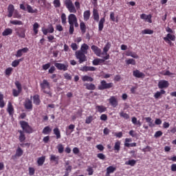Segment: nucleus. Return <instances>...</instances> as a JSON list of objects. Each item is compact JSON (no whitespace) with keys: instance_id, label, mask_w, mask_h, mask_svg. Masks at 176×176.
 <instances>
[{"instance_id":"nucleus-12","label":"nucleus","mask_w":176,"mask_h":176,"mask_svg":"<svg viewBox=\"0 0 176 176\" xmlns=\"http://www.w3.org/2000/svg\"><path fill=\"white\" fill-rule=\"evenodd\" d=\"M42 31L44 35H47V34H53V32H54V27H53V25L50 24L48 25V28L43 29Z\"/></svg>"},{"instance_id":"nucleus-52","label":"nucleus","mask_w":176,"mask_h":176,"mask_svg":"<svg viewBox=\"0 0 176 176\" xmlns=\"http://www.w3.org/2000/svg\"><path fill=\"white\" fill-rule=\"evenodd\" d=\"M13 25H23V21L19 20H13L10 21Z\"/></svg>"},{"instance_id":"nucleus-62","label":"nucleus","mask_w":176,"mask_h":176,"mask_svg":"<svg viewBox=\"0 0 176 176\" xmlns=\"http://www.w3.org/2000/svg\"><path fill=\"white\" fill-rule=\"evenodd\" d=\"M35 174V168L33 167H29V175L32 176Z\"/></svg>"},{"instance_id":"nucleus-40","label":"nucleus","mask_w":176,"mask_h":176,"mask_svg":"<svg viewBox=\"0 0 176 176\" xmlns=\"http://www.w3.org/2000/svg\"><path fill=\"white\" fill-rule=\"evenodd\" d=\"M144 119H145L146 123H148L149 127H153V126H155V124H153V120H152V118L146 117Z\"/></svg>"},{"instance_id":"nucleus-64","label":"nucleus","mask_w":176,"mask_h":176,"mask_svg":"<svg viewBox=\"0 0 176 176\" xmlns=\"http://www.w3.org/2000/svg\"><path fill=\"white\" fill-rule=\"evenodd\" d=\"M87 171L88 172V175H93V174L94 173V170H93V168H91V167H89L87 169Z\"/></svg>"},{"instance_id":"nucleus-22","label":"nucleus","mask_w":176,"mask_h":176,"mask_svg":"<svg viewBox=\"0 0 176 176\" xmlns=\"http://www.w3.org/2000/svg\"><path fill=\"white\" fill-rule=\"evenodd\" d=\"M133 75L135 76V78H145V74L138 69L133 71Z\"/></svg>"},{"instance_id":"nucleus-2","label":"nucleus","mask_w":176,"mask_h":176,"mask_svg":"<svg viewBox=\"0 0 176 176\" xmlns=\"http://www.w3.org/2000/svg\"><path fill=\"white\" fill-rule=\"evenodd\" d=\"M19 124L21 125V127L23 130L24 133H26L27 134H32V133H34L32 127L28 124V122L25 121H20Z\"/></svg>"},{"instance_id":"nucleus-7","label":"nucleus","mask_w":176,"mask_h":176,"mask_svg":"<svg viewBox=\"0 0 176 176\" xmlns=\"http://www.w3.org/2000/svg\"><path fill=\"white\" fill-rule=\"evenodd\" d=\"M14 30L19 38H25V28H24L23 27H18L16 28Z\"/></svg>"},{"instance_id":"nucleus-20","label":"nucleus","mask_w":176,"mask_h":176,"mask_svg":"<svg viewBox=\"0 0 176 176\" xmlns=\"http://www.w3.org/2000/svg\"><path fill=\"white\" fill-rule=\"evenodd\" d=\"M28 47H24L20 50H18L16 54H15L16 57H21L23 56V53H28Z\"/></svg>"},{"instance_id":"nucleus-6","label":"nucleus","mask_w":176,"mask_h":176,"mask_svg":"<svg viewBox=\"0 0 176 176\" xmlns=\"http://www.w3.org/2000/svg\"><path fill=\"white\" fill-rule=\"evenodd\" d=\"M14 85L17 89H12V95L14 97H19L20 96V93L23 91V87H21V83L19 81H15Z\"/></svg>"},{"instance_id":"nucleus-1","label":"nucleus","mask_w":176,"mask_h":176,"mask_svg":"<svg viewBox=\"0 0 176 176\" xmlns=\"http://www.w3.org/2000/svg\"><path fill=\"white\" fill-rule=\"evenodd\" d=\"M40 87L41 89V91H43L44 94H47L49 97H52V91H50L52 87H50V82L47 80H43L40 83Z\"/></svg>"},{"instance_id":"nucleus-21","label":"nucleus","mask_w":176,"mask_h":176,"mask_svg":"<svg viewBox=\"0 0 176 176\" xmlns=\"http://www.w3.org/2000/svg\"><path fill=\"white\" fill-rule=\"evenodd\" d=\"M115 171H116V167L110 166L107 168L105 176H111V174H113V173H115Z\"/></svg>"},{"instance_id":"nucleus-34","label":"nucleus","mask_w":176,"mask_h":176,"mask_svg":"<svg viewBox=\"0 0 176 176\" xmlns=\"http://www.w3.org/2000/svg\"><path fill=\"white\" fill-rule=\"evenodd\" d=\"M12 34H13V30H12L11 28H6L2 32L3 36H8V35H12Z\"/></svg>"},{"instance_id":"nucleus-60","label":"nucleus","mask_w":176,"mask_h":176,"mask_svg":"<svg viewBox=\"0 0 176 176\" xmlns=\"http://www.w3.org/2000/svg\"><path fill=\"white\" fill-rule=\"evenodd\" d=\"M126 64L129 65L131 64L132 65H135V60L133 58H129L126 60Z\"/></svg>"},{"instance_id":"nucleus-58","label":"nucleus","mask_w":176,"mask_h":176,"mask_svg":"<svg viewBox=\"0 0 176 176\" xmlns=\"http://www.w3.org/2000/svg\"><path fill=\"white\" fill-rule=\"evenodd\" d=\"M52 64L50 63H46L45 65H43L42 68L44 71H47L49 68H50Z\"/></svg>"},{"instance_id":"nucleus-31","label":"nucleus","mask_w":176,"mask_h":176,"mask_svg":"<svg viewBox=\"0 0 176 176\" xmlns=\"http://www.w3.org/2000/svg\"><path fill=\"white\" fill-rule=\"evenodd\" d=\"M105 63V60L102 58H96L92 61L93 65H100V64H102Z\"/></svg>"},{"instance_id":"nucleus-56","label":"nucleus","mask_w":176,"mask_h":176,"mask_svg":"<svg viewBox=\"0 0 176 176\" xmlns=\"http://www.w3.org/2000/svg\"><path fill=\"white\" fill-rule=\"evenodd\" d=\"M57 149H58V153H63V152H64V146H63L62 144H59L57 146Z\"/></svg>"},{"instance_id":"nucleus-33","label":"nucleus","mask_w":176,"mask_h":176,"mask_svg":"<svg viewBox=\"0 0 176 176\" xmlns=\"http://www.w3.org/2000/svg\"><path fill=\"white\" fill-rule=\"evenodd\" d=\"M53 132L54 134L56 135V140H60V138H61V132L58 128H54Z\"/></svg>"},{"instance_id":"nucleus-8","label":"nucleus","mask_w":176,"mask_h":176,"mask_svg":"<svg viewBox=\"0 0 176 176\" xmlns=\"http://www.w3.org/2000/svg\"><path fill=\"white\" fill-rule=\"evenodd\" d=\"M54 67H56V68L58 69V71H63L64 72H65V71H68L69 65L68 63L64 64L60 63H55Z\"/></svg>"},{"instance_id":"nucleus-17","label":"nucleus","mask_w":176,"mask_h":176,"mask_svg":"<svg viewBox=\"0 0 176 176\" xmlns=\"http://www.w3.org/2000/svg\"><path fill=\"white\" fill-rule=\"evenodd\" d=\"M140 19H142V20H145L147 23H152V14L146 15L145 14H142L140 15Z\"/></svg>"},{"instance_id":"nucleus-36","label":"nucleus","mask_w":176,"mask_h":176,"mask_svg":"<svg viewBox=\"0 0 176 176\" xmlns=\"http://www.w3.org/2000/svg\"><path fill=\"white\" fill-rule=\"evenodd\" d=\"M46 160L45 156H42L38 158L37 160V164L38 166H43L45 161Z\"/></svg>"},{"instance_id":"nucleus-16","label":"nucleus","mask_w":176,"mask_h":176,"mask_svg":"<svg viewBox=\"0 0 176 176\" xmlns=\"http://www.w3.org/2000/svg\"><path fill=\"white\" fill-rule=\"evenodd\" d=\"M60 160V156L52 154L50 157V162L52 163H55V164H58Z\"/></svg>"},{"instance_id":"nucleus-48","label":"nucleus","mask_w":176,"mask_h":176,"mask_svg":"<svg viewBox=\"0 0 176 176\" xmlns=\"http://www.w3.org/2000/svg\"><path fill=\"white\" fill-rule=\"evenodd\" d=\"M87 90H96V85L94 84H85Z\"/></svg>"},{"instance_id":"nucleus-9","label":"nucleus","mask_w":176,"mask_h":176,"mask_svg":"<svg viewBox=\"0 0 176 176\" xmlns=\"http://www.w3.org/2000/svg\"><path fill=\"white\" fill-rule=\"evenodd\" d=\"M108 101L113 108H116L118 105H119V102L116 96H111L110 98L108 99Z\"/></svg>"},{"instance_id":"nucleus-39","label":"nucleus","mask_w":176,"mask_h":176,"mask_svg":"<svg viewBox=\"0 0 176 176\" xmlns=\"http://www.w3.org/2000/svg\"><path fill=\"white\" fill-rule=\"evenodd\" d=\"M60 19L63 25H67V14H65V13H62L60 15Z\"/></svg>"},{"instance_id":"nucleus-32","label":"nucleus","mask_w":176,"mask_h":176,"mask_svg":"<svg viewBox=\"0 0 176 176\" xmlns=\"http://www.w3.org/2000/svg\"><path fill=\"white\" fill-rule=\"evenodd\" d=\"M20 135L19 137V140L20 142H24L25 141V134H24V131L19 130L18 131Z\"/></svg>"},{"instance_id":"nucleus-38","label":"nucleus","mask_w":176,"mask_h":176,"mask_svg":"<svg viewBox=\"0 0 176 176\" xmlns=\"http://www.w3.org/2000/svg\"><path fill=\"white\" fill-rule=\"evenodd\" d=\"M102 57V60H104V61L106 60H109V54H108V52H105L104 50H103L102 52H101V56Z\"/></svg>"},{"instance_id":"nucleus-45","label":"nucleus","mask_w":176,"mask_h":176,"mask_svg":"<svg viewBox=\"0 0 176 176\" xmlns=\"http://www.w3.org/2000/svg\"><path fill=\"white\" fill-rule=\"evenodd\" d=\"M5 100H3V95L0 92V108H5Z\"/></svg>"},{"instance_id":"nucleus-19","label":"nucleus","mask_w":176,"mask_h":176,"mask_svg":"<svg viewBox=\"0 0 176 176\" xmlns=\"http://www.w3.org/2000/svg\"><path fill=\"white\" fill-rule=\"evenodd\" d=\"M95 109L96 110V112H99V113L107 112V107L104 105H96Z\"/></svg>"},{"instance_id":"nucleus-41","label":"nucleus","mask_w":176,"mask_h":176,"mask_svg":"<svg viewBox=\"0 0 176 176\" xmlns=\"http://www.w3.org/2000/svg\"><path fill=\"white\" fill-rule=\"evenodd\" d=\"M144 119H145L146 123H148L149 127H153V126H155V124H153V120H152V118L146 117Z\"/></svg>"},{"instance_id":"nucleus-29","label":"nucleus","mask_w":176,"mask_h":176,"mask_svg":"<svg viewBox=\"0 0 176 176\" xmlns=\"http://www.w3.org/2000/svg\"><path fill=\"white\" fill-rule=\"evenodd\" d=\"M163 94H166V91L164 89H161L160 91H157L154 94V98L155 100H158V98H160Z\"/></svg>"},{"instance_id":"nucleus-54","label":"nucleus","mask_w":176,"mask_h":176,"mask_svg":"<svg viewBox=\"0 0 176 176\" xmlns=\"http://www.w3.org/2000/svg\"><path fill=\"white\" fill-rule=\"evenodd\" d=\"M94 120V118H93V116H89L86 118L85 123L86 124H90Z\"/></svg>"},{"instance_id":"nucleus-11","label":"nucleus","mask_w":176,"mask_h":176,"mask_svg":"<svg viewBox=\"0 0 176 176\" xmlns=\"http://www.w3.org/2000/svg\"><path fill=\"white\" fill-rule=\"evenodd\" d=\"M24 107L25 109H28V111H32V100L30 99H26L24 102Z\"/></svg>"},{"instance_id":"nucleus-30","label":"nucleus","mask_w":176,"mask_h":176,"mask_svg":"<svg viewBox=\"0 0 176 176\" xmlns=\"http://www.w3.org/2000/svg\"><path fill=\"white\" fill-rule=\"evenodd\" d=\"M87 50H89V45H87L86 43H83L81 45L80 50H78V52H82V53L87 54Z\"/></svg>"},{"instance_id":"nucleus-61","label":"nucleus","mask_w":176,"mask_h":176,"mask_svg":"<svg viewBox=\"0 0 176 176\" xmlns=\"http://www.w3.org/2000/svg\"><path fill=\"white\" fill-rule=\"evenodd\" d=\"M74 24H69V32L70 35H72L74 34V32L75 31V29L74 28Z\"/></svg>"},{"instance_id":"nucleus-25","label":"nucleus","mask_w":176,"mask_h":176,"mask_svg":"<svg viewBox=\"0 0 176 176\" xmlns=\"http://www.w3.org/2000/svg\"><path fill=\"white\" fill-rule=\"evenodd\" d=\"M7 111L8 112L10 116H12L14 113V108H13V104L12 102H9L8 104Z\"/></svg>"},{"instance_id":"nucleus-53","label":"nucleus","mask_w":176,"mask_h":176,"mask_svg":"<svg viewBox=\"0 0 176 176\" xmlns=\"http://www.w3.org/2000/svg\"><path fill=\"white\" fill-rule=\"evenodd\" d=\"M111 44L110 42H107L106 45H104L103 50L104 51V53H107L109 52V49H111Z\"/></svg>"},{"instance_id":"nucleus-28","label":"nucleus","mask_w":176,"mask_h":176,"mask_svg":"<svg viewBox=\"0 0 176 176\" xmlns=\"http://www.w3.org/2000/svg\"><path fill=\"white\" fill-rule=\"evenodd\" d=\"M33 104L35 105H41V98L39 95L36 94L33 96Z\"/></svg>"},{"instance_id":"nucleus-23","label":"nucleus","mask_w":176,"mask_h":176,"mask_svg":"<svg viewBox=\"0 0 176 176\" xmlns=\"http://www.w3.org/2000/svg\"><path fill=\"white\" fill-rule=\"evenodd\" d=\"M93 16H94V20L98 23L100 21V14H98V10L94 8L93 10Z\"/></svg>"},{"instance_id":"nucleus-15","label":"nucleus","mask_w":176,"mask_h":176,"mask_svg":"<svg viewBox=\"0 0 176 176\" xmlns=\"http://www.w3.org/2000/svg\"><path fill=\"white\" fill-rule=\"evenodd\" d=\"M23 153H24V151H23V149L21 148L18 147L16 153L14 155H12V159L14 160V159H17V157H21L23 156Z\"/></svg>"},{"instance_id":"nucleus-57","label":"nucleus","mask_w":176,"mask_h":176,"mask_svg":"<svg viewBox=\"0 0 176 176\" xmlns=\"http://www.w3.org/2000/svg\"><path fill=\"white\" fill-rule=\"evenodd\" d=\"M13 71V68L8 67L6 69L5 74L7 75V76H10L12 75V72Z\"/></svg>"},{"instance_id":"nucleus-51","label":"nucleus","mask_w":176,"mask_h":176,"mask_svg":"<svg viewBox=\"0 0 176 176\" xmlns=\"http://www.w3.org/2000/svg\"><path fill=\"white\" fill-rule=\"evenodd\" d=\"M38 28H39V23L36 22L33 25V31L35 35L38 34Z\"/></svg>"},{"instance_id":"nucleus-47","label":"nucleus","mask_w":176,"mask_h":176,"mask_svg":"<svg viewBox=\"0 0 176 176\" xmlns=\"http://www.w3.org/2000/svg\"><path fill=\"white\" fill-rule=\"evenodd\" d=\"M122 142H120V141H117L115 144H114V151H116L117 152H119V151H120V145H121Z\"/></svg>"},{"instance_id":"nucleus-46","label":"nucleus","mask_w":176,"mask_h":176,"mask_svg":"<svg viewBox=\"0 0 176 176\" xmlns=\"http://www.w3.org/2000/svg\"><path fill=\"white\" fill-rule=\"evenodd\" d=\"M136 163H137V161H135V160H131L126 161L125 162V164L126 166H131V167H134Z\"/></svg>"},{"instance_id":"nucleus-14","label":"nucleus","mask_w":176,"mask_h":176,"mask_svg":"<svg viewBox=\"0 0 176 176\" xmlns=\"http://www.w3.org/2000/svg\"><path fill=\"white\" fill-rule=\"evenodd\" d=\"M92 52L98 56L101 57V50L97 45H92L91 47Z\"/></svg>"},{"instance_id":"nucleus-27","label":"nucleus","mask_w":176,"mask_h":176,"mask_svg":"<svg viewBox=\"0 0 176 176\" xmlns=\"http://www.w3.org/2000/svg\"><path fill=\"white\" fill-rule=\"evenodd\" d=\"M105 23V16L100 19L98 23V31L104 30V24Z\"/></svg>"},{"instance_id":"nucleus-50","label":"nucleus","mask_w":176,"mask_h":176,"mask_svg":"<svg viewBox=\"0 0 176 176\" xmlns=\"http://www.w3.org/2000/svg\"><path fill=\"white\" fill-rule=\"evenodd\" d=\"M120 118H123L126 120L130 119V116L127 114V113H124V111L120 112Z\"/></svg>"},{"instance_id":"nucleus-10","label":"nucleus","mask_w":176,"mask_h":176,"mask_svg":"<svg viewBox=\"0 0 176 176\" xmlns=\"http://www.w3.org/2000/svg\"><path fill=\"white\" fill-rule=\"evenodd\" d=\"M170 86V82L166 80H161L158 82V88L163 90V89H167Z\"/></svg>"},{"instance_id":"nucleus-4","label":"nucleus","mask_w":176,"mask_h":176,"mask_svg":"<svg viewBox=\"0 0 176 176\" xmlns=\"http://www.w3.org/2000/svg\"><path fill=\"white\" fill-rule=\"evenodd\" d=\"M86 54L82 52V51H76L75 52V56L77 60H78V63L82 64V63H85V61H87V58L86 57Z\"/></svg>"},{"instance_id":"nucleus-44","label":"nucleus","mask_w":176,"mask_h":176,"mask_svg":"<svg viewBox=\"0 0 176 176\" xmlns=\"http://www.w3.org/2000/svg\"><path fill=\"white\" fill-rule=\"evenodd\" d=\"M42 133H43V134H45V135L47 134H50V133H52V129H51L50 126H47L44 127Z\"/></svg>"},{"instance_id":"nucleus-42","label":"nucleus","mask_w":176,"mask_h":176,"mask_svg":"<svg viewBox=\"0 0 176 176\" xmlns=\"http://www.w3.org/2000/svg\"><path fill=\"white\" fill-rule=\"evenodd\" d=\"M82 82H93L94 78L89 76H84L82 77Z\"/></svg>"},{"instance_id":"nucleus-63","label":"nucleus","mask_w":176,"mask_h":176,"mask_svg":"<svg viewBox=\"0 0 176 176\" xmlns=\"http://www.w3.org/2000/svg\"><path fill=\"white\" fill-rule=\"evenodd\" d=\"M56 72V67L51 66L48 70V74H54Z\"/></svg>"},{"instance_id":"nucleus-43","label":"nucleus","mask_w":176,"mask_h":176,"mask_svg":"<svg viewBox=\"0 0 176 176\" xmlns=\"http://www.w3.org/2000/svg\"><path fill=\"white\" fill-rule=\"evenodd\" d=\"M27 8V10L28 12V13H38V10L37 9H32V7L31 6H30L29 4L26 5Z\"/></svg>"},{"instance_id":"nucleus-24","label":"nucleus","mask_w":176,"mask_h":176,"mask_svg":"<svg viewBox=\"0 0 176 176\" xmlns=\"http://www.w3.org/2000/svg\"><path fill=\"white\" fill-rule=\"evenodd\" d=\"M96 68L93 66H84L80 69L82 72H87L89 71L94 72L96 71Z\"/></svg>"},{"instance_id":"nucleus-49","label":"nucleus","mask_w":176,"mask_h":176,"mask_svg":"<svg viewBox=\"0 0 176 176\" xmlns=\"http://www.w3.org/2000/svg\"><path fill=\"white\" fill-rule=\"evenodd\" d=\"M142 34L143 35H152V34H153V30L150 29H145L142 31Z\"/></svg>"},{"instance_id":"nucleus-18","label":"nucleus","mask_w":176,"mask_h":176,"mask_svg":"<svg viewBox=\"0 0 176 176\" xmlns=\"http://www.w3.org/2000/svg\"><path fill=\"white\" fill-rule=\"evenodd\" d=\"M67 19L69 24H74L75 21L78 20V18L75 14H70Z\"/></svg>"},{"instance_id":"nucleus-13","label":"nucleus","mask_w":176,"mask_h":176,"mask_svg":"<svg viewBox=\"0 0 176 176\" xmlns=\"http://www.w3.org/2000/svg\"><path fill=\"white\" fill-rule=\"evenodd\" d=\"M164 41L167 42L169 45H171V41H175V35L168 33L166 37H164Z\"/></svg>"},{"instance_id":"nucleus-37","label":"nucleus","mask_w":176,"mask_h":176,"mask_svg":"<svg viewBox=\"0 0 176 176\" xmlns=\"http://www.w3.org/2000/svg\"><path fill=\"white\" fill-rule=\"evenodd\" d=\"M87 28H86V24L85 22L82 21L80 23V30L82 32V34H86V30Z\"/></svg>"},{"instance_id":"nucleus-3","label":"nucleus","mask_w":176,"mask_h":176,"mask_svg":"<svg viewBox=\"0 0 176 176\" xmlns=\"http://www.w3.org/2000/svg\"><path fill=\"white\" fill-rule=\"evenodd\" d=\"M65 6L69 13H76V8L72 3V0H65Z\"/></svg>"},{"instance_id":"nucleus-26","label":"nucleus","mask_w":176,"mask_h":176,"mask_svg":"<svg viewBox=\"0 0 176 176\" xmlns=\"http://www.w3.org/2000/svg\"><path fill=\"white\" fill-rule=\"evenodd\" d=\"M8 17H12V16H13V13H14V6H13V4H10L8 6Z\"/></svg>"},{"instance_id":"nucleus-5","label":"nucleus","mask_w":176,"mask_h":176,"mask_svg":"<svg viewBox=\"0 0 176 176\" xmlns=\"http://www.w3.org/2000/svg\"><path fill=\"white\" fill-rule=\"evenodd\" d=\"M113 87V82H107L106 80H103L100 81V85H98V90H107V89H111Z\"/></svg>"},{"instance_id":"nucleus-35","label":"nucleus","mask_w":176,"mask_h":176,"mask_svg":"<svg viewBox=\"0 0 176 176\" xmlns=\"http://www.w3.org/2000/svg\"><path fill=\"white\" fill-rule=\"evenodd\" d=\"M90 10H86L83 13L84 21H88L90 19Z\"/></svg>"},{"instance_id":"nucleus-59","label":"nucleus","mask_w":176,"mask_h":176,"mask_svg":"<svg viewBox=\"0 0 176 176\" xmlns=\"http://www.w3.org/2000/svg\"><path fill=\"white\" fill-rule=\"evenodd\" d=\"M54 8H60V6H61V2L60 1V0H54Z\"/></svg>"},{"instance_id":"nucleus-55","label":"nucleus","mask_w":176,"mask_h":176,"mask_svg":"<svg viewBox=\"0 0 176 176\" xmlns=\"http://www.w3.org/2000/svg\"><path fill=\"white\" fill-rule=\"evenodd\" d=\"M23 59L20 58V59H18V60H14V61H12V67H17L21 61Z\"/></svg>"}]
</instances>
